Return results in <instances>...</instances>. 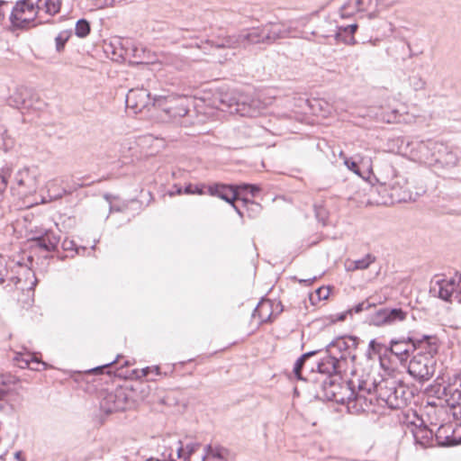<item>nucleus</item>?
I'll use <instances>...</instances> for the list:
<instances>
[{"label":"nucleus","instance_id":"f257e3e1","mask_svg":"<svg viewBox=\"0 0 461 461\" xmlns=\"http://www.w3.org/2000/svg\"><path fill=\"white\" fill-rule=\"evenodd\" d=\"M348 393L347 408L352 414L375 411L374 405L401 409L407 404L405 386L392 378L382 379L378 383L369 375L349 380L345 387Z\"/></svg>","mask_w":461,"mask_h":461},{"label":"nucleus","instance_id":"f03ea898","mask_svg":"<svg viewBox=\"0 0 461 461\" xmlns=\"http://www.w3.org/2000/svg\"><path fill=\"white\" fill-rule=\"evenodd\" d=\"M342 365L341 359H339L337 356L329 354L317 364V368L320 374L327 375L322 381L326 397L330 401L347 405L348 393L345 387L348 386L349 381L344 386L338 384V382L341 379Z\"/></svg>","mask_w":461,"mask_h":461},{"label":"nucleus","instance_id":"7ed1b4c3","mask_svg":"<svg viewBox=\"0 0 461 461\" xmlns=\"http://www.w3.org/2000/svg\"><path fill=\"white\" fill-rule=\"evenodd\" d=\"M438 351L436 338L429 336L423 349L417 353L409 362L408 373L419 381H427L434 374L436 360L433 356Z\"/></svg>","mask_w":461,"mask_h":461},{"label":"nucleus","instance_id":"20e7f679","mask_svg":"<svg viewBox=\"0 0 461 461\" xmlns=\"http://www.w3.org/2000/svg\"><path fill=\"white\" fill-rule=\"evenodd\" d=\"M398 141L400 142L399 150L402 155L412 161L429 167L435 165L437 149H443V143L431 140L424 141L402 138Z\"/></svg>","mask_w":461,"mask_h":461},{"label":"nucleus","instance_id":"39448f33","mask_svg":"<svg viewBox=\"0 0 461 461\" xmlns=\"http://www.w3.org/2000/svg\"><path fill=\"white\" fill-rule=\"evenodd\" d=\"M38 185V170L34 167H24L15 172L10 190L14 195L24 197L35 193Z\"/></svg>","mask_w":461,"mask_h":461},{"label":"nucleus","instance_id":"423d86ee","mask_svg":"<svg viewBox=\"0 0 461 461\" xmlns=\"http://www.w3.org/2000/svg\"><path fill=\"white\" fill-rule=\"evenodd\" d=\"M374 175L376 182L382 185L390 187L393 190L402 189L406 185V179L400 176L393 166L387 160H383L376 167L374 172L370 166L367 167V177Z\"/></svg>","mask_w":461,"mask_h":461},{"label":"nucleus","instance_id":"0eeeda50","mask_svg":"<svg viewBox=\"0 0 461 461\" xmlns=\"http://www.w3.org/2000/svg\"><path fill=\"white\" fill-rule=\"evenodd\" d=\"M430 292L447 302L461 303V274L456 273L447 278H441L432 283Z\"/></svg>","mask_w":461,"mask_h":461},{"label":"nucleus","instance_id":"6e6552de","mask_svg":"<svg viewBox=\"0 0 461 461\" xmlns=\"http://www.w3.org/2000/svg\"><path fill=\"white\" fill-rule=\"evenodd\" d=\"M429 339V336L424 335L420 338L409 335L406 339H392L388 350L394 355L401 363H405L411 352L423 349L425 342Z\"/></svg>","mask_w":461,"mask_h":461},{"label":"nucleus","instance_id":"1a4fd4ad","mask_svg":"<svg viewBox=\"0 0 461 461\" xmlns=\"http://www.w3.org/2000/svg\"><path fill=\"white\" fill-rule=\"evenodd\" d=\"M455 420H461V371L449 377L440 393Z\"/></svg>","mask_w":461,"mask_h":461},{"label":"nucleus","instance_id":"9d476101","mask_svg":"<svg viewBox=\"0 0 461 461\" xmlns=\"http://www.w3.org/2000/svg\"><path fill=\"white\" fill-rule=\"evenodd\" d=\"M39 16L32 0H19L11 6L9 20L15 27H25Z\"/></svg>","mask_w":461,"mask_h":461},{"label":"nucleus","instance_id":"9b49d317","mask_svg":"<svg viewBox=\"0 0 461 461\" xmlns=\"http://www.w3.org/2000/svg\"><path fill=\"white\" fill-rule=\"evenodd\" d=\"M185 97L175 95H156L153 100V105L162 107L174 121L176 118H182L188 113L185 105Z\"/></svg>","mask_w":461,"mask_h":461},{"label":"nucleus","instance_id":"f8f14e48","mask_svg":"<svg viewBox=\"0 0 461 461\" xmlns=\"http://www.w3.org/2000/svg\"><path fill=\"white\" fill-rule=\"evenodd\" d=\"M357 347V338L352 336L339 337L327 345L326 351L330 355L337 356L344 364L348 357L355 359L352 350L356 349Z\"/></svg>","mask_w":461,"mask_h":461},{"label":"nucleus","instance_id":"ddd939ff","mask_svg":"<svg viewBox=\"0 0 461 461\" xmlns=\"http://www.w3.org/2000/svg\"><path fill=\"white\" fill-rule=\"evenodd\" d=\"M436 441L440 446H454L461 442V425L443 422L435 431Z\"/></svg>","mask_w":461,"mask_h":461},{"label":"nucleus","instance_id":"4468645a","mask_svg":"<svg viewBox=\"0 0 461 461\" xmlns=\"http://www.w3.org/2000/svg\"><path fill=\"white\" fill-rule=\"evenodd\" d=\"M154 97L151 98L150 93L148 88H130L126 95V106L131 109L133 113H141L151 103L153 104Z\"/></svg>","mask_w":461,"mask_h":461},{"label":"nucleus","instance_id":"2eb2a0df","mask_svg":"<svg viewBox=\"0 0 461 461\" xmlns=\"http://www.w3.org/2000/svg\"><path fill=\"white\" fill-rule=\"evenodd\" d=\"M123 53L126 55V60L131 63L143 65V69H149V64L153 63L150 51L130 40H125V51Z\"/></svg>","mask_w":461,"mask_h":461},{"label":"nucleus","instance_id":"dca6fc26","mask_svg":"<svg viewBox=\"0 0 461 461\" xmlns=\"http://www.w3.org/2000/svg\"><path fill=\"white\" fill-rule=\"evenodd\" d=\"M407 312L401 308H382L377 310L372 317L375 326L393 325L406 319Z\"/></svg>","mask_w":461,"mask_h":461},{"label":"nucleus","instance_id":"f3484780","mask_svg":"<svg viewBox=\"0 0 461 461\" xmlns=\"http://www.w3.org/2000/svg\"><path fill=\"white\" fill-rule=\"evenodd\" d=\"M127 395L122 389L107 393L100 402V407L105 413L123 411L126 409Z\"/></svg>","mask_w":461,"mask_h":461},{"label":"nucleus","instance_id":"a211bd4d","mask_svg":"<svg viewBox=\"0 0 461 461\" xmlns=\"http://www.w3.org/2000/svg\"><path fill=\"white\" fill-rule=\"evenodd\" d=\"M438 400L440 401L438 404L435 402H428L425 406L429 423L434 427H438L440 423L445 422L448 416V411L451 412L449 407L447 408L442 404L444 398L441 394L438 396Z\"/></svg>","mask_w":461,"mask_h":461},{"label":"nucleus","instance_id":"6ab92c4d","mask_svg":"<svg viewBox=\"0 0 461 461\" xmlns=\"http://www.w3.org/2000/svg\"><path fill=\"white\" fill-rule=\"evenodd\" d=\"M32 242L36 247L42 249L45 251H54L60 240V238L51 230H46L39 235L32 238Z\"/></svg>","mask_w":461,"mask_h":461},{"label":"nucleus","instance_id":"aec40b11","mask_svg":"<svg viewBox=\"0 0 461 461\" xmlns=\"http://www.w3.org/2000/svg\"><path fill=\"white\" fill-rule=\"evenodd\" d=\"M31 88H13L7 103L10 106L22 109L30 108L32 106Z\"/></svg>","mask_w":461,"mask_h":461},{"label":"nucleus","instance_id":"412c9836","mask_svg":"<svg viewBox=\"0 0 461 461\" xmlns=\"http://www.w3.org/2000/svg\"><path fill=\"white\" fill-rule=\"evenodd\" d=\"M240 36L243 47L252 44L267 43L264 25L243 30L240 32Z\"/></svg>","mask_w":461,"mask_h":461},{"label":"nucleus","instance_id":"4be33fe9","mask_svg":"<svg viewBox=\"0 0 461 461\" xmlns=\"http://www.w3.org/2000/svg\"><path fill=\"white\" fill-rule=\"evenodd\" d=\"M203 452L202 461H231L230 452L218 445H206Z\"/></svg>","mask_w":461,"mask_h":461},{"label":"nucleus","instance_id":"5701e85b","mask_svg":"<svg viewBox=\"0 0 461 461\" xmlns=\"http://www.w3.org/2000/svg\"><path fill=\"white\" fill-rule=\"evenodd\" d=\"M267 44H271L279 39L290 37L291 30L284 23H267L264 25Z\"/></svg>","mask_w":461,"mask_h":461},{"label":"nucleus","instance_id":"b1692460","mask_svg":"<svg viewBox=\"0 0 461 461\" xmlns=\"http://www.w3.org/2000/svg\"><path fill=\"white\" fill-rule=\"evenodd\" d=\"M458 158L451 151L447 146L443 144V149H437V154L435 157V165L433 167L439 166L443 168H452L456 166Z\"/></svg>","mask_w":461,"mask_h":461},{"label":"nucleus","instance_id":"393cba45","mask_svg":"<svg viewBox=\"0 0 461 461\" xmlns=\"http://www.w3.org/2000/svg\"><path fill=\"white\" fill-rule=\"evenodd\" d=\"M14 361L20 368H27L30 367L32 370L39 371L41 370L40 366H42L43 369L46 368V363L40 361L35 356L31 354L30 352H18L14 357Z\"/></svg>","mask_w":461,"mask_h":461},{"label":"nucleus","instance_id":"a878e982","mask_svg":"<svg viewBox=\"0 0 461 461\" xmlns=\"http://www.w3.org/2000/svg\"><path fill=\"white\" fill-rule=\"evenodd\" d=\"M208 193L211 195L218 196L229 203H232L238 199L237 192L232 186L226 185H212L208 186Z\"/></svg>","mask_w":461,"mask_h":461},{"label":"nucleus","instance_id":"bb28decb","mask_svg":"<svg viewBox=\"0 0 461 461\" xmlns=\"http://www.w3.org/2000/svg\"><path fill=\"white\" fill-rule=\"evenodd\" d=\"M138 143L142 149H147L149 155H154L165 147L164 140L154 137L153 135L140 137Z\"/></svg>","mask_w":461,"mask_h":461},{"label":"nucleus","instance_id":"cd10ccee","mask_svg":"<svg viewBox=\"0 0 461 461\" xmlns=\"http://www.w3.org/2000/svg\"><path fill=\"white\" fill-rule=\"evenodd\" d=\"M34 4L40 17L41 13L54 16L61 8V0H36Z\"/></svg>","mask_w":461,"mask_h":461},{"label":"nucleus","instance_id":"c85d7f7f","mask_svg":"<svg viewBox=\"0 0 461 461\" xmlns=\"http://www.w3.org/2000/svg\"><path fill=\"white\" fill-rule=\"evenodd\" d=\"M124 51L125 40H117L115 41V42H111L105 48L106 54L110 57L112 60L116 62H122L126 60V55L123 53Z\"/></svg>","mask_w":461,"mask_h":461},{"label":"nucleus","instance_id":"c756f323","mask_svg":"<svg viewBox=\"0 0 461 461\" xmlns=\"http://www.w3.org/2000/svg\"><path fill=\"white\" fill-rule=\"evenodd\" d=\"M412 435L416 444L422 447H428L431 444L433 437L435 436V431L433 429H429L427 427H416L412 430Z\"/></svg>","mask_w":461,"mask_h":461},{"label":"nucleus","instance_id":"7c9ffc66","mask_svg":"<svg viewBox=\"0 0 461 461\" xmlns=\"http://www.w3.org/2000/svg\"><path fill=\"white\" fill-rule=\"evenodd\" d=\"M354 5L360 13H366L369 19L377 17L381 12L377 0H355Z\"/></svg>","mask_w":461,"mask_h":461},{"label":"nucleus","instance_id":"2f4dec72","mask_svg":"<svg viewBox=\"0 0 461 461\" xmlns=\"http://www.w3.org/2000/svg\"><path fill=\"white\" fill-rule=\"evenodd\" d=\"M272 308L273 303L270 300H262L255 308L253 317H258L261 322L271 321L273 316Z\"/></svg>","mask_w":461,"mask_h":461},{"label":"nucleus","instance_id":"473e14b6","mask_svg":"<svg viewBox=\"0 0 461 461\" xmlns=\"http://www.w3.org/2000/svg\"><path fill=\"white\" fill-rule=\"evenodd\" d=\"M19 268L23 271V274H20L19 276H12L8 277V280L12 282L14 285H18L22 283V276H24L26 280L29 281L30 286H28V289H34V287L37 285V278L35 277L34 273L30 269L23 267L22 266H19ZM25 286H21V289H25Z\"/></svg>","mask_w":461,"mask_h":461},{"label":"nucleus","instance_id":"72a5a7b5","mask_svg":"<svg viewBox=\"0 0 461 461\" xmlns=\"http://www.w3.org/2000/svg\"><path fill=\"white\" fill-rule=\"evenodd\" d=\"M177 456L184 461H189L191 456L195 453L201 447V444L196 441L188 442L185 445L182 441H178Z\"/></svg>","mask_w":461,"mask_h":461},{"label":"nucleus","instance_id":"f704fd0d","mask_svg":"<svg viewBox=\"0 0 461 461\" xmlns=\"http://www.w3.org/2000/svg\"><path fill=\"white\" fill-rule=\"evenodd\" d=\"M374 261H375V257H373L370 254H367L360 259L347 262L346 269L348 271L366 269Z\"/></svg>","mask_w":461,"mask_h":461},{"label":"nucleus","instance_id":"c9c22d12","mask_svg":"<svg viewBox=\"0 0 461 461\" xmlns=\"http://www.w3.org/2000/svg\"><path fill=\"white\" fill-rule=\"evenodd\" d=\"M317 350H313V351H310V352H307V353H304L297 360L296 362L294 363V375L296 376L297 379H300L302 380L303 379V376H302V369L305 364V361L310 357H312L314 356L315 354H317Z\"/></svg>","mask_w":461,"mask_h":461},{"label":"nucleus","instance_id":"e433bc0d","mask_svg":"<svg viewBox=\"0 0 461 461\" xmlns=\"http://www.w3.org/2000/svg\"><path fill=\"white\" fill-rule=\"evenodd\" d=\"M357 23H352V24H349L348 26H340L338 28V31L336 32L335 33V36L337 39H339L341 37V32H346V33H348L349 34V39L348 40H345V42L348 43V44H351V45H354L357 43L355 38H354V33L356 32V31L357 30Z\"/></svg>","mask_w":461,"mask_h":461},{"label":"nucleus","instance_id":"4c0bfd02","mask_svg":"<svg viewBox=\"0 0 461 461\" xmlns=\"http://www.w3.org/2000/svg\"><path fill=\"white\" fill-rule=\"evenodd\" d=\"M224 43L218 44V47H223V49H236L242 46L240 33L233 35H227L222 37Z\"/></svg>","mask_w":461,"mask_h":461},{"label":"nucleus","instance_id":"58836bf2","mask_svg":"<svg viewBox=\"0 0 461 461\" xmlns=\"http://www.w3.org/2000/svg\"><path fill=\"white\" fill-rule=\"evenodd\" d=\"M355 0H348L340 8L339 14L341 18H348L357 13H360L358 7L355 6Z\"/></svg>","mask_w":461,"mask_h":461},{"label":"nucleus","instance_id":"ea45409f","mask_svg":"<svg viewBox=\"0 0 461 461\" xmlns=\"http://www.w3.org/2000/svg\"><path fill=\"white\" fill-rule=\"evenodd\" d=\"M12 170L10 167H3L0 170V202L2 201L4 197V194L7 189L8 186V181L11 177Z\"/></svg>","mask_w":461,"mask_h":461},{"label":"nucleus","instance_id":"a19ab883","mask_svg":"<svg viewBox=\"0 0 461 461\" xmlns=\"http://www.w3.org/2000/svg\"><path fill=\"white\" fill-rule=\"evenodd\" d=\"M389 348H387L385 345L376 341V339H371L368 344L367 348V356L369 357H372L373 356H380L383 351L386 352Z\"/></svg>","mask_w":461,"mask_h":461},{"label":"nucleus","instance_id":"79ce46f5","mask_svg":"<svg viewBox=\"0 0 461 461\" xmlns=\"http://www.w3.org/2000/svg\"><path fill=\"white\" fill-rule=\"evenodd\" d=\"M71 32L70 31H61L55 38V43H56V50L58 52H61L68 41L71 37Z\"/></svg>","mask_w":461,"mask_h":461},{"label":"nucleus","instance_id":"37998d69","mask_svg":"<svg viewBox=\"0 0 461 461\" xmlns=\"http://www.w3.org/2000/svg\"><path fill=\"white\" fill-rule=\"evenodd\" d=\"M90 32V23L86 19H80L76 23L75 33L79 38H85Z\"/></svg>","mask_w":461,"mask_h":461},{"label":"nucleus","instance_id":"c03bdc74","mask_svg":"<svg viewBox=\"0 0 461 461\" xmlns=\"http://www.w3.org/2000/svg\"><path fill=\"white\" fill-rule=\"evenodd\" d=\"M57 185L56 180H50L47 183L46 188L49 193L50 200H57L63 196V194L66 193V191L62 188H59L58 192L52 193V187Z\"/></svg>","mask_w":461,"mask_h":461},{"label":"nucleus","instance_id":"a18cd8bd","mask_svg":"<svg viewBox=\"0 0 461 461\" xmlns=\"http://www.w3.org/2000/svg\"><path fill=\"white\" fill-rule=\"evenodd\" d=\"M244 206L247 208L249 215L254 217L261 211V205L258 203L249 201L248 199H242Z\"/></svg>","mask_w":461,"mask_h":461},{"label":"nucleus","instance_id":"49530a36","mask_svg":"<svg viewBox=\"0 0 461 461\" xmlns=\"http://www.w3.org/2000/svg\"><path fill=\"white\" fill-rule=\"evenodd\" d=\"M204 185H187L184 189V194H203Z\"/></svg>","mask_w":461,"mask_h":461},{"label":"nucleus","instance_id":"de8ad7c7","mask_svg":"<svg viewBox=\"0 0 461 461\" xmlns=\"http://www.w3.org/2000/svg\"><path fill=\"white\" fill-rule=\"evenodd\" d=\"M345 166L351 171H353L356 175L361 176L362 178H367L366 174H362L358 169V165L356 161L351 160L350 158H344Z\"/></svg>","mask_w":461,"mask_h":461},{"label":"nucleus","instance_id":"09e8293b","mask_svg":"<svg viewBox=\"0 0 461 461\" xmlns=\"http://www.w3.org/2000/svg\"><path fill=\"white\" fill-rule=\"evenodd\" d=\"M7 13H11V4L0 0V24L5 21Z\"/></svg>","mask_w":461,"mask_h":461},{"label":"nucleus","instance_id":"8fccbe9b","mask_svg":"<svg viewBox=\"0 0 461 461\" xmlns=\"http://www.w3.org/2000/svg\"><path fill=\"white\" fill-rule=\"evenodd\" d=\"M315 214L319 221H321L323 224H325V221L327 219V212L322 206H315Z\"/></svg>","mask_w":461,"mask_h":461},{"label":"nucleus","instance_id":"3c124183","mask_svg":"<svg viewBox=\"0 0 461 461\" xmlns=\"http://www.w3.org/2000/svg\"><path fill=\"white\" fill-rule=\"evenodd\" d=\"M402 0H377L379 7L382 10L393 6L401 3Z\"/></svg>","mask_w":461,"mask_h":461},{"label":"nucleus","instance_id":"603ef678","mask_svg":"<svg viewBox=\"0 0 461 461\" xmlns=\"http://www.w3.org/2000/svg\"><path fill=\"white\" fill-rule=\"evenodd\" d=\"M371 307L370 303L366 302H362L355 305L351 310L350 312L359 313L363 311L368 310Z\"/></svg>","mask_w":461,"mask_h":461},{"label":"nucleus","instance_id":"864d4df0","mask_svg":"<svg viewBox=\"0 0 461 461\" xmlns=\"http://www.w3.org/2000/svg\"><path fill=\"white\" fill-rule=\"evenodd\" d=\"M62 249L66 251H76V253H77V249H76V244L73 240H64L62 244Z\"/></svg>","mask_w":461,"mask_h":461},{"label":"nucleus","instance_id":"5fc2aeb1","mask_svg":"<svg viewBox=\"0 0 461 461\" xmlns=\"http://www.w3.org/2000/svg\"><path fill=\"white\" fill-rule=\"evenodd\" d=\"M393 118H385L386 121L388 122H410L411 120H408L406 118H402L401 115H397V111H393V114H392Z\"/></svg>","mask_w":461,"mask_h":461},{"label":"nucleus","instance_id":"6e6d98bb","mask_svg":"<svg viewBox=\"0 0 461 461\" xmlns=\"http://www.w3.org/2000/svg\"><path fill=\"white\" fill-rule=\"evenodd\" d=\"M240 187L243 189H249L252 196H255L260 190L258 185L249 184L242 185Z\"/></svg>","mask_w":461,"mask_h":461},{"label":"nucleus","instance_id":"4d7b16f0","mask_svg":"<svg viewBox=\"0 0 461 461\" xmlns=\"http://www.w3.org/2000/svg\"><path fill=\"white\" fill-rule=\"evenodd\" d=\"M134 0H104V5L107 6H115L118 5H122L130 2H133Z\"/></svg>","mask_w":461,"mask_h":461},{"label":"nucleus","instance_id":"13d9d810","mask_svg":"<svg viewBox=\"0 0 461 461\" xmlns=\"http://www.w3.org/2000/svg\"><path fill=\"white\" fill-rule=\"evenodd\" d=\"M315 295L318 297V300L326 299L329 296V290L324 287L318 288L315 291Z\"/></svg>","mask_w":461,"mask_h":461},{"label":"nucleus","instance_id":"bf43d9fd","mask_svg":"<svg viewBox=\"0 0 461 461\" xmlns=\"http://www.w3.org/2000/svg\"><path fill=\"white\" fill-rule=\"evenodd\" d=\"M206 43L210 44L212 47H213L217 50H221V49H223V47H218V44L224 43V41H223L222 37H219L217 40H207Z\"/></svg>","mask_w":461,"mask_h":461},{"label":"nucleus","instance_id":"052dcab7","mask_svg":"<svg viewBox=\"0 0 461 461\" xmlns=\"http://www.w3.org/2000/svg\"><path fill=\"white\" fill-rule=\"evenodd\" d=\"M184 194V189L178 185H174L172 186V189L169 191L170 196H173L176 194Z\"/></svg>","mask_w":461,"mask_h":461},{"label":"nucleus","instance_id":"680f3d73","mask_svg":"<svg viewBox=\"0 0 461 461\" xmlns=\"http://www.w3.org/2000/svg\"><path fill=\"white\" fill-rule=\"evenodd\" d=\"M5 272H6V270L5 268H3L2 266L0 265V284H3L5 280Z\"/></svg>","mask_w":461,"mask_h":461},{"label":"nucleus","instance_id":"e2e57ef3","mask_svg":"<svg viewBox=\"0 0 461 461\" xmlns=\"http://www.w3.org/2000/svg\"><path fill=\"white\" fill-rule=\"evenodd\" d=\"M8 392L5 388H0V401H5Z\"/></svg>","mask_w":461,"mask_h":461},{"label":"nucleus","instance_id":"0e129e2a","mask_svg":"<svg viewBox=\"0 0 461 461\" xmlns=\"http://www.w3.org/2000/svg\"><path fill=\"white\" fill-rule=\"evenodd\" d=\"M233 55H234V53H232L231 55H229L228 53H226L223 57L219 59V62L222 64L225 61L230 59L231 56H233Z\"/></svg>","mask_w":461,"mask_h":461},{"label":"nucleus","instance_id":"69168bd1","mask_svg":"<svg viewBox=\"0 0 461 461\" xmlns=\"http://www.w3.org/2000/svg\"><path fill=\"white\" fill-rule=\"evenodd\" d=\"M14 458L17 460V461H25V459L22 456V452L21 451H17L15 452L14 454Z\"/></svg>","mask_w":461,"mask_h":461},{"label":"nucleus","instance_id":"338daca9","mask_svg":"<svg viewBox=\"0 0 461 461\" xmlns=\"http://www.w3.org/2000/svg\"><path fill=\"white\" fill-rule=\"evenodd\" d=\"M151 373V367L150 366H148L146 368H143L142 369V375L143 376H149V375Z\"/></svg>","mask_w":461,"mask_h":461},{"label":"nucleus","instance_id":"774afa93","mask_svg":"<svg viewBox=\"0 0 461 461\" xmlns=\"http://www.w3.org/2000/svg\"><path fill=\"white\" fill-rule=\"evenodd\" d=\"M231 206L234 208V210L237 212V213L242 217L243 216V212H241V210L234 203V202L232 203H230Z\"/></svg>","mask_w":461,"mask_h":461}]
</instances>
